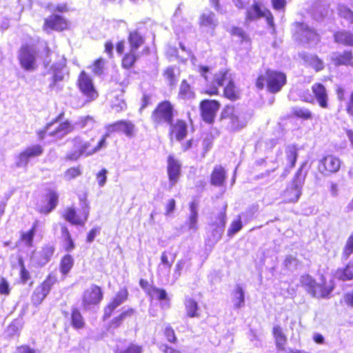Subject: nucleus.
<instances>
[{
	"label": "nucleus",
	"mask_w": 353,
	"mask_h": 353,
	"mask_svg": "<svg viewBox=\"0 0 353 353\" xmlns=\"http://www.w3.org/2000/svg\"><path fill=\"white\" fill-rule=\"evenodd\" d=\"M199 24L201 27H205L210 30H214L218 26L219 21L215 14L208 10L201 14L199 19Z\"/></svg>",
	"instance_id": "b1692460"
},
{
	"label": "nucleus",
	"mask_w": 353,
	"mask_h": 353,
	"mask_svg": "<svg viewBox=\"0 0 353 353\" xmlns=\"http://www.w3.org/2000/svg\"><path fill=\"white\" fill-rule=\"evenodd\" d=\"M181 164L172 156H169L168 159V172L171 185H174L180 175Z\"/></svg>",
	"instance_id": "5701e85b"
},
{
	"label": "nucleus",
	"mask_w": 353,
	"mask_h": 353,
	"mask_svg": "<svg viewBox=\"0 0 353 353\" xmlns=\"http://www.w3.org/2000/svg\"><path fill=\"white\" fill-rule=\"evenodd\" d=\"M340 15L341 17L346 19L350 23L353 24V12L350 9L347 8H341Z\"/></svg>",
	"instance_id": "052dcab7"
},
{
	"label": "nucleus",
	"mask_w": 353,
	"mask_h": 353,
	"mask_svg": "<svg viewBox=\"0 0 353 353\" xmlns=\"http://www.w3.org/2000/svg\"><path fill=\"white\" fill-rule=\"evenodd\" d=\"M15 353H36V351L28 345H21L17 347Z\"/></svg>",
	"instance_id": "774afa93"
},
{
	"label": "nucleus",
	"mask_w": 353,
	"mask_h": 353,
	"mask_svg": "<svg viewBox=\"0 0 353 353\" xmlns=\"http://www.w3.org/2000/svg\"><path fill=\"white\" fill-rule=\"evenodd\" d=\"M333 289V286L326 285L324 281H323V283H316L315 287L312 290L310 294L314 297L325 298L329 296Z\"/></svg>",
	"instance_id": "c85d7f7f"
},
{
	"label": "nucleus",
	"mask_w": 353,
	"mask_h": 353,
	"mask_svg": "<svg viewBox=\"0 0 353 353\" xmlns=\"http://www.w3.org/2000/svg\"><path fill=\"white\" fill-rule=\"evenodd\" d=\"M70 325L75 330H82L85 327V321L77 307H73L70 314Z\"/></svg>",
	"instance_id": "cd10ccee"
},
{
	"label": "nucleus",
	"mask_w": 353,
	"mask_h": 353,
	"mask_svg": "<svg viewBox=\"0 0 353 353\" xmlns=\"http://www.w3.org/2000/svg\"><path fill=\"white\" fill-rule=\"evenodd\" d=\"M116 309H117V307L109 302L103 307V313L102 315V320L103 321L108 320L112 316V315L114 314Z\"/></svg>",
	"instance_id": "5fc2aeb1"
},
{
	"label": "nucleus",
	"mask_w": 353,
	"mask_h": 353,
	"mask_svg": "<svg viewBox=\"0 0 353 353\" xmlns=\"http://www.w3.org/2000/svg\"><path fill=\"white\" fill-rule=\"evenodd\" d=\"M89 214L86 208L77 210L74 206H68L62 212L61 217L72 225L83 227L87 222Z\"/></svg>",
	"instance_id": "423d86ee"
},
{
	"label": "nucleus",
	"mask_w": 353,
	"mask_h": 353,
	"mask_svg": "<svg viewBox=\"0 0 353 353\" xmlns=\"http://www.w3.org/2000/svg\"><path fill=\"white\" fill-rule=\"evenodd\" d=\"M54 252V248L52 245H45L42 247L39 252V261L41 263H48L52 257Z\"/></svg>",
	"instance_id": "c03bdc74"
},
{
	"label": "nucleus",
	"mask_w": 353,
	"mask_h": 353,
	"mask_svg": "<svg viewBox=\"0 0 353 353\" xmlns=\"http://www.w3.org/2000/svg\"><path fill=\"white\" fill-rule=\"evenodd\" d=\"M225 180L224 169L220 166H216L211 175V183L216 186H221Z\"/></svg>",
	"instance_id": "72a5a7b5"
},
{
	"label": "nucleus",
	"mask_w": 353,
	"mask_h": 353,
	"mask_svg": "<svg viewBox=\"0 0 353 353\" xmlns=\"http://www.w3.org/2000/svg\"><path fill=\"white\" fill-rule=\"evenodd\" d=\"M301 57L307 63L310 65L314 68L316 71H320L323 69V61L318 58L316 55L307 54L305 53L300 54Z\"/></svg>",
	"instance_id": "c9c22d12"
},
{
	"label": "nucleus",
	"mask_w": 353,
	"mask_h": 353,
	"mask_svg": "<svg viewBox=\"0 0 353 353\" xmlns=\"http://www.w3.org/2000/svg\"><path fill=\"white\" fill-rule=\"evenodd\" d=\"M352 57L351 52H345L336 58L337 63L339 65H349L350 64Z\"/></svg>",
	"instance_id": "bf43d9fd"
},
{
	"label": "nucleus",
	"mask_w": 353,
	"mask_h": 353,
	"mask_svg": "<svg viewBox=\"0 0 353 353\" xmlns=\"http://www.w3.org/2000/svg\"><path fill=\"white\" fill-rule=\"evenodd\" d=\"M94 119H93V117H91V116H84V117H80L77 121L76 122V125L82 129L83 128H85V126H87V125L90 123V122H93Z\"/></svg>",
	"instance_id": "680f3d73"
},
{
	"label": "nucleus",
	"mask_w": 353,
	"mask_h": 353,
	"mask_svg": "<svg viewBox=\"0 0 353 353\" xmlns=\"http://www.w3.org/2000/svg\"><path fill=\"white\" fill-rule=\"evenodd\" d=\"M285 151L287 161L290 164V168H292L294 167L297 159V148L294 145H289L285 148Z\"/></svg>",
	"instance_id": "a19ab883"
},
{
	"label": "nucleus",
	"mask_w": 353,
	"mask_h": 353,
	"mask_svg": "<svg viewBox=\"0 0 353 353\" xmlns=\"http://www.w3.org/2000/svg\"><path fill=\"white\" fill-rule=\"evenodd\" d=\"M105 133L123 132L127 137H132L134 134V125L130 121L119 120L110 123L106 127Z\"/></svg>",
	"instance_id": "a211bd4d"
},
{
	"label": "nucleus",
	"mask_w": 353,
	"mask_h": 353,
	"mask_svg": "<svg viewBox=\"0 0 353 353\" xmlns=\"http://www.w3.org/2000/svg\"><path fill=\"white\" fill-rule=\"evenodd\" d=\"M106 174L107 170L105 168L101 169L97 174V179L98 181V184L99 186H103L106 181Z\"/></svg>",
	"instance_id": "338daca9"
},
{
	"label": "nucleus",
	"mask_w": 353,
	"mask_h": 353,
	"mask_svg": "<svg viewBox=\"0 0 353 353\" xmlns=\"http://www.w3.org/2000/svg\"><path fill=\"white\" fill-rule=\"evenodd\" d=\"M198 207L199 203L196 201H193L190 205V214L187 222L189 229L196 230L198 221Z\"/></svg>",
	"instance_id": "473e14b6"
},
{
	"label": "nucleus",
	"mask_w": 353,
	"mask_h": 353,
	"mask_svg": "<svg viewBox=\"0 0 353 353\" xmlns=\"http://www.w3.org/2000/svg\"><path fill=\"white\" fill-rule=\"evenodd\" d=\"M10 292V288L7 280L2 277L0 280V294L7 296Z\"/></svg>",
	"instance_id": "e2e57ef3"
},
{
	"label": "nucleus",
	"mask_w": 353,
	"mask_h": 353,
	"mask_svg": "<svg viewBox=\"0 0 353 353\" xmlns=\"http://www.w3.org/2000/svg\"><path fill=\"white\" fill-rule=\"evenodd\" d=\"M225 83H227L225 88H224L225 96L232 101L236 100L239 98L240 92L238 88H236L231 78L230 74L228 71H221L216 74L214 77V83L216 85L214 86L212 90L210 92V94H216L218 93V88L223 86Z\"/></svg>",
	"instance_id": "20e7f679"
},
{
	"label": "nucleus",
	"mask_w": 353,
	"mask_h": 353,
	"mask_svg": "<svg viewBox=\"0 0 353 353\" xmlns=\"http://www.w3.org/2000/svg\"><path fill=\"white\" fill-rule=\"evenodd\" d=\"M103 299L102 288L95 284L85 289L81 296V304L84 310H88L93 306L98 305Z\"/></svg>",
	"instance_id": "1a4fd4ad"
},
{
	"label": "nucleus",
	"mask_w": 353,
	"mask_h": 353,
	"mask_svg": "<svg viewBox=\"0 0 353 353\" xmlns=\"http://www.w3.org/2000/svg\"><path fill=\"white\" fill-rule=\"evenodd\" d=\"M273 334L275 338L276 345L279 350H283L286 343V336L283 334L281 327L276 325L273 328Z\"/></svg>",
	"instance_id": "e433bc0d"
},
{
	"label": "nucleus",
	"mask_w": 353,
	"mask_h": 353,
	"mask_svg": "<svg viewBox=\"0 0 353 353\" xmlns=\"http://www.w3.org/2000/svg\"><path fill=\"white\" fill-rule=\"evenodd\" d=\"M31 278L29 271L26 268H21L19 272L20 282L23 284L27 283Z\"/></svg>",
	"instance_id": "69168bd1"
},
{
	"label": "nucleus",
	"mask_w": 353,
	"mask_h": 353,
	"mask_svg": "<svg viewBox=\"0 0 353 353\" xmlns=\"http://www.w3.org/2000/svg\"><path fill=\"white\" fill-rule=\"evenodd\" d=\"M135 314V310L134 308H128L125 310H123L118 315L114 316L108 324L107 330H114L119 328L123 323L132 317Z\"/></svg>",
	"instance_id": "aec40b11"
},
{
	"label": "nucleus",
	"mask_w": 353,
	"mask_h": 353,
	"mask_svg": "<svg viewBox=\"0 0 353 353\" xmlns=\"http://www.w3.org/2000/svg\"><path fill=\"white\" fill-rule=\"evenodd\" d=\"M42 29L46 32H63L70 29V22L61 15L52 14L44 19Z\"/></svg>",
	"instance_id": "9d476101"
},
{
	"label": "nucleus",
	"mask_w": 353,
	"mask_h": 353,
	"mask_svg": "<svg viewBox=\"0 0 353 353\" xmlns=\"http://www.w3.org/2000/svg\"><path fill=\"white\" fill-rule=\"evenodd\" d=\"M312 90L319 105L322 108H328V95L325 86L321 83H314Z\"/></svg>",
	"instance_id": "412c9836"
},
{
	"label": "nucleus",
	"mask_w": 353,
	"mask_h": 353,
	"mask_svg": "<svg viewBox=\"0 0 353 353\" xmlns=\"http://www.w3.org/2000/svg\"><path fill=\"white\" fill-rule=\"evenodd\" d=\"M174 112V106L170 101L161 102L156 108V122L171 124Z\"/></svg>",
	"instance_id": "4468645a"
},
{
	"label": "nucleus",
	"mask_w": 353,
	"mask_h": 353,
	"mask_svg": "<svg viewBox=\"0 0 353 353\" xmlns=\"http://www.w3.org/2000/svg\"><path fill=\"white\" fill-rule=\"evenodd\" d=\"M251 115L243 108L227 105L221 112V119H227L228 128L230 131H239L245 128Z\"/></svg>",
	"instance_id": "7ed1b4c3"
},
{
	"label": "nucleus",
	"mask_w": 353,
	"mask_h": 353,
	"mask_svg": "<svg viewBox=\"0 0 353 353\" xmlns=\"http://www.w3.org/2000/svg\"><path fill=\"white\" fill-rule=\"evenodd\" d=\"M336 42L348 46H353V34L346 31H340L334 34Z\"/></svg>",
	"instance_id": "4c0bfd02"
},
{
	"label": "nucleus",
	"mask_w": 353,
	"mask_h": 353,
	"mask_svg": "<svg viewBox=\"0 0 353 353\" xmlns=\"http://www.w3.org/2000/svg\"><path fill=\"white\" fill-rule=\"evenodd\" d=\"M38 221L34 222L31 228L26 232H22L20 234L19 241L24 243L29 248L33 245V239L37 228Z\"/></svg>",
	"instance_id": "2f4dec72"
},
{
	"label": "nucleus",
	"mask_w": 353,
	"mask_h": 353,
	"mask_svg": "<svg viewBox=\"0 0 353 353\" xmlns=\"http://www.w3.org/2000/svg\"><path fill=\"white\" fill-rule=\"evenodd\" d=\"M57 282V277L53 273H50L46 278L34 289L31 301L33 305H39L49 294L52 285Z\"/></svg>",
	"instance_id": "6e6552de"
},
{
	"label": "nucleus",
	"mask_w": 353,
	"mask_h": 353,
	"mask_svg": "<svg viewBox=\"0 0 353 353\" xmlns=\"http://www.w3.org/2000/svg\"><path fill=\"white\" fill-rule=\"evenodd\" d=\"M64 112H61L50 122L46 123L43 129L37 132V137L39 140H43L47 136L56 138H62L64 136L72 133L74 130V125L69 120H65L59 123L56 127L54 124L61 121L64 117Z\"/></svg>",
	"instance_id": "f03ea898"
},
{
	"label": "nucleus",
	"mask_w": 353,
	"mask_h": 353,
	"mask_svg": "<svg viewBox=\"0 0 353 353\" xmlns=\"http://www.w3.org/2000/svg\"><path fill=\"white\" fill-rule=\"evenodd\" d=\"M233 302L236 308H241L245 305L244 291L240 285H236Z\"/></svg>",
	"instance_id": "37998d69"
},
{
	"label": "nucleus",
	"mask_w": 353,
	"mask_h": 353,
	"mask_svg": "<svg viewBox=\"0 0 353 353\" xmlns=\"http://www.w3.org/2000/svg\"><path fill=\"white\" fill-rule=\"evenodd\" d=\"M267 74V87L269 91L275 93L281 89L286 83V76L281 72L268 70Z\"/></svg>",
	"instance_id": "2eb2a0df"
},
{
	"label": "nucleus",
	"mask_w": 353,
	"mask_h": 353,
	"mask_svg": "<svg viewBox=\"0 0 353 353\" xmlns=\"http://www.w3.org/2000/svg\"><path fill=\"white\" fill-rule=\"evenodd\" d=\"M295 25L296 28V38L301 43L312 45L319 41V36L313 29L301 23H296Z\"/></svg>",
	"instance_id": "ddd939ff"
},
{
	"label": "nucleus",
	"mask_w": 353,
	"mask_h": 353,
	"mask_svg": "<svg viewBox=\"0 0 353 353\" xmlns=\"http://www.w3.org/2000/svg\"><path fill=\"white\" fill-rule=\"evenodd\" d=\"M43 152V148L41 145L37 144L29 146L19 153V162L26 163L30 158L39 157L41 155Z\"/></svg>",
	"instance_id": "4be33fe9"
},
{
	"label": "nucleus",
	"mask_w": 353,
	"mask_h": 353,
	"mask_svg": "<svg viewBox=\"0 0 353 353\" xmlns=\"http://www.w3.org/2000/svg\"><path fill=\"white\" fill-rule=\"evenodd\" d=\"M242 228V223L241 221V217L239 216L237 220L233 221L230 225V227L228 230V234L229 236H232L239 231H240Z\"/></svg>",
	"instance_id": "13d9d810"
},
{
	"label": "nucleus",
	"mask_w": 353,
	"mask_h": 353,
	"mask_svg": "<svg viewBox=\"0 0 353 353\" xmlns=\"http://www.w3.org/2000/svg\"><path fill=\"white\" fill-rule=\"evenodd\" d=\"M164 334L170 342H175L176 340L174 331L170 326H166L164 330Z\"/></svg>",
	"instance_id": "0e129e2a"
},
{
	"label": "nucleus",
	"mask_w": 353,
	"mask_h": 353,
	"mask_svg": "<svg viewBox=\"0 0 353 353\" xmlns=\"http://www.w3.org/2000/svg\"><path fill=\"white\" fill-rule=\"evenodd\" d=\"M185 308L187 310L188 316L190 317H194L197 316L196 311L198 310L197 303L192 299H187L185 300Z\"/></svg>",
	"instance_id": "49530a36"
},
{
	"label": "nucleus",
	"mask_w": 353,
	"mask_h": 353,
	"mask_svg": "<svg viewBox=\"0 0 353 353\" xmlns=\"http://www.w3.org/2000/svg\"><path fill=\"white\" fill-rule=\"evenodd\" d=\"M74 261L73 256L66 254L62 256L59 263V270L62 274H67L73 268Z\"/></svg>",
	"instance_id": "f704fd0d"
},
{
	"label": "nucleus",
	"mask_w": 353,
	"mask_h": 353,
	"mask_svg": "<svg viewBox=\"0 0 353 353\" xmlns=\"http://www.w3.org/2000/svg\"><path fill=\"white\" fill-rule=\"evenodd\" d=\"M353 252V234L347 239L346 245L344 248L343 256L347 259Z\"/></svg>",
	"instance_id": "4d7b16f0"
},
{
	"label": "nucleus",
	"mask_w": 353,
	"mask_h": 353,
	"mask_svg": "<svg viewBox=\"0 0 353 353\" xmlns=\"http://www.w3.org/2000/svg\"><path fill=\"white\" fill-rule=\"evenodd\" d=\"M303 164L296 171L292 181V186L285 192V199L288 202H296L301 195V190L305 181V174L303 173Z\"/></svg>",
	"instance_id": "9b49d317"
},
{
	"label": "nucleus",
	"mask_w": 353,
	"mask_h": 353,
	"mask_svg": "<svg viewBox=\"0 0 353 353\" xmlns=\"http://www.w3.org/2000/svg\"><path fill=\"white\" fill-rule=\"evenodd\" d=\"M108 137L109 134L105 133L97 143L94 145V138L83 142L79 136L74 137L70 140L72 145V150L67 153L65 156L66 159L76 161L81 156H90L99 152L100 150L107 146V139Z\"/></svg>",
	"instance_id": "f257e3e1"
},
{
	"label": "nucleus",
	"mask_w": 353,
	"mask_h": 353,
	"mask_svg": "<svg viewBox=\"0 0 353 353\" xmlns=\"http://www.w3.org/2000/svg\"><path fill=\"white\" fill-rule=\"evenodd\" d=\"M81 166H73L68 168L64 172V177L66 180L70 181L81 175Z\"/></svg>",
	"instance_id": "a18cd8bd"
},
{
	"label": "nucleus",
	"mask_w": 353,
	"mask_h": 353,
	"mask_svg": "<svg viewBox=\"0 0 353 353\" xmlns=\"http://www.w3.org/2000/svg\"><path fill=\"white\" fill-rule=\"evenodd\" d=\"M163 75L169 85L170 87H174L179 80V77L180 75L179 68L176 66H168L165 70Z\"/></svg>",
	"instance_id": "7c9ffc66"
},
{
	"label": "nucleus",
	"mask_w": 353,
	"mask_h": 353,
	"mask_svg": "<svg viewBox=\"0 0 353 353\" xmlns=\"http://www.w3.org/2000/svg\"><path fill=\"white\" fill-rule=\"evenodd\" d=\"M341 165V161L334 155H327L319 161L318 170L324 176L336 173Z\"/></svg>",
	"instance_id": "f8f14e48"
},
{
	"label": "nucleus",
	"mask_w": 353,
	"mask_h": 353,
	"mask_svg": "<svg viewBox=\"0 0 353 353\" xmlns=\"http://www.w3.org/2000/svg\"><path fill=\"white\" fill-rule=\"evenodd\" d=\"M283 264L288 270L292 271L298 268L300 262L296 257L288 255L285 257Z\"/></svg>",
	"instance_id": "8fccbe9b"
},
{
	"label": "nucleus",
	"mask_w": 353,
	"mask_h": 353,
	"mask_svg": "<svg viewBox=\"0 0 353 353\" xmlns=\"http://www.w3.org/2000/svg\"><path fill=\"white\" fill-rule=\"evenodd\" d=\"M137 60L136 51L130 50L125 53L121 60V66L128 69L134 66Z\"/></svg>",
	"instance_id": "ea45409f"
},
{
	"label": "nucleus",
	"mask_w": 353,
	"mask_h": 353,
	"mask_svg": "<svg viewBox=\"0 0 353 353\" xmlns=\"http://www.w3.org/2000/svg\"><path fill=\"white\" fill-rule=\"evenodd\" d=\"M180 94L183 98H192L193 97V92L191 91L190 86L187 82L183 80L180 86Z\"/></svg>",
	"instance_id": "6e6d98bb"
},
{
	"label": "nucleus",
	"mask_w": 353,
	"mask_h": 353,
	"mask_svg": "<svg viewBox=\"0 0 353 353\" xmlns=\"http://www.w3.org/2000/svg\"><path fill=\"white\" fill-rule=\"evenodd\" d=\"M142 347L138 344L130 343L125 348H117L114 353H141Z\"/></svg>",
	"instance_id": "09e8293b"
},
{
	"label": "nucleus",
	"mask_w": 353,
	"mask_h": 353,
	"mask_svg": "<svg viewBox=\"0 0 353 353\" xmlns=\"http://www.w3.org/2000/svg\"><path fill=\"white\" fill-rule=\"evenodd\" d=\"M128 297V292L125 288L120 289L110 301V303L118 307Z\"/></svg>",
	"instance_id": "79ce46f5"
},
{
	"label": "nucleus",
	"mask_w": 353,
	"mask_h": 353,
	"mask_svg": "<svg viewBox=\"0 0 353 353\" xmlns=\"http://www.w3.org/2000/svg\"><path fill=\"white\" fill-rule=\"evenodd\" d=\"M294 116L303 119H311L312 118V112L307 108H296L293 110Z\"/></svg>",
	"instance_id": "864d4df0"
},
{
	"label": "nucleus",
	"mask_w": 353,
	"mask_h": 353,
	"mask_svg": "<svg viewBox=\"0 0 353 353\" xmlns=\"http://www.w3.org/2000/svg\"><path fill=\"white\" fill-rule=\"evenodd\" d=\"M105 65V60L102 57L97 59L92 65V71L96 75H101L103 73Z\"/></svg>",
	"instance_id": "603ef678"
},
{
	"label": "nucleus",
	"mask_w": 353,
	"mask_h": 353,
	"mask_svg": "<svg viewBox=\"0 0 353 353\" xmlns=\"http://www.w3.org/2000/svg\"><path fill=\"white\" fill-rule=\"evenodd\" d=\"M261 17H265L268 25L273 26V16L269 11H262L256 3H254L253 6L248 10L247 18L250 20L256 19Z\"/></svg>",
	"instance_id": "393cba45"
},
{
	"label": "nucleus",
	"mask_w": 353,
	"mask_h": 353,
	"mask_svg": "<svg viewBox=\"0 0 353 353\" xmlns=\"http://www.w3.org/2000/svg\"><path fill=\"white\" fill-rule=\"evenodd\" d=\"M65 65L66 64L65 61L51 65L50 69L52 74L51 79L52 81L50 84V87L51 88L55 87L59 82L63 80L64 74L63 73V70L65 68Z\"/></svg>",
	"instance_id": "bb28decb"
},
{
	"label": "nucleus",
	"mask_w": 353,
	"mask_h": 353,
	"mask_svg": "<svg viewBox=\"0 0 353 353\" xmlns=\"http://www.w3.org/2000/svg\"><path fill=\"white\" fill-rule=\"evenodd\" d=\"M128 41L130 45V50L134 51H136L143 43V37L137 31L132 32L129 34Z\"/></svg>",
	"instance_id": "58836bf2"
},
{
	"label": "nucleus",
	"mask_w": 353,
	"mask_h": 353,
	"mask_svg": "<svg viewBox=\"0 0 353 353\" xmlns=\"http://www.w3.org/2000/svg\"><path fill=\"white\" fill-rule=\"evenodd\" d=\"M156 296L161 301V306L163 309L169 308L170 299L168 298L167 293L164 290L156 288Z\"/></svg>",
	"instance_id": "de8ad7c7"
},
{
	"label": "nucleus",
	"mask_w": 353,
	"mask_h": 353,
	"mask_svg": "<svg viewBox=\"0 0 353 353\" xmlns=\"http://www.w3.org/2000/svg\"><path fill=\"white\" fill-rule=\"evenodd\" d=\"M59 194L55 190H49L41 203L38 205L37 211L47 214L52 212L58 205Z\"/></svg>",
	"instance_id": "dca6fc26"
},
{
	"label": "nucleus",
	"mask_w": 353,
	"mask_h": 353,
	"mask_svg": "<svg viewBox=\"0 0 353 353\" xmlns=\"http://www.w3.org/2000/svg\"><path fill=\"white\" fill-rule=\"evenodd\" d=\"M170 125V134L174 135L177 141L183 140L187 135V124L185 121L181 119L176 120L175 123L169 124Z\"/></svg>",
	"instance_id": "a878e982"
},
{
	"label": "nucleus",
	"mask_w": 353,
	"mask_h": 353,
	"mask_svg": "<svg viewBox=\"0 0 353 353\" xmlns=\"http://www.w3.org/2000/svg\"><path fill=\"white\" fill-rule=\"evenodd\" d=\"M219 106L220 104L214 100L201 101L200 108L203 119L208 123H213Z\"/></svg>",
	"instance_id": "f3484780"
},
{
	"label": "nucleus",
	"mask_w": 353,
	"mask_h": 353,
	"mask_svg": "<svg viewBox=\"0 0 353 353\" xmlns=\"http://www.w3.org/2000/svg\"><path fill=\"white\" fill-rule=\"evenodd\" d=\"M316 281L310 275L305 274L301 277V283L309 293L315 287Z\"/></svg>",
	"instance_id": "3c124183"
},
{
	"label": "nucleus",
	"mask_w": 353,
	"mask_h": 353,
	"mask_svg": "<svg viewBox=\"0 0 353 353\" xmlns=\"http://www.w3.org/2000/svg\"><path fill=\"white\" fill-rule=\"evenodd\" d=\"M77 85L82 94L87 98L86 102L93 101L98 98L99 92L94 85L92 79L84 70L80 72Z\"/></svg>",
	"instance_id": "39448f33"
},
{
	"label": "nucleus",
	"mask_w": 353,
	"mask_h": 353,
	"mask_svg": "<svg viewBox=\"0 0 353 353\" xmlns=\"http://www.w3.org/2000/svg\"><path fill=\"white\" fill-rule=\"evenodd\" d=\"M36 50L30 44L26 43L21 46L18 60L20 65L26 71H33L37 68Z\"/></svg>",
	"instance_id": "0eeeda50"
},
{
	"label": "nucleus",
	"mask_w": 353,
	"mask_h": 353,
	"mask_svg": "<svg viewBox=\"0 0 353 353\" xmlns=\"http://www.w3.org/2000/svg\"><path fill=\"white\" fill-rule=\"evenodd\" d=\"M60 230L59 241L64 251L70 252L73 250L76 247V244L68 225L65 223L60 224Z\"/></svg>",
	"instance_id": "6ab92c4d"
},
{
	"label": "nucleus",
	"mask_w": 353,
	"mask_h": 353,
	"mask_svg": "<svg viewBox=\"0 0 353 353\" xmlns=\"http://www.w3.org/2000/svg\"><path fill=\"white\" fill-rule=\"evenodd\" d=\"M334 276L336 279L342 281L353 280V262L350 261L345 268H339Z\"/></svg>",
	"instance_id": "c756f323"
}]
</instances>
